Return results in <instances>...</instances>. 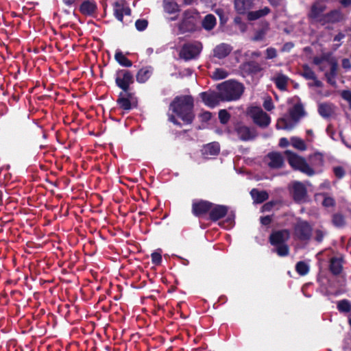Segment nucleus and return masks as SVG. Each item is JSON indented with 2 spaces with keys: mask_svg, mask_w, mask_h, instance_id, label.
<instances>
[{
  "mask_svg": "<svg viewBox=\"0 0 351 351\" xmlns=\"http://www.w3.org/2000/svg\"><path fill=\"white\" fill-rule=\"evenodd\" d=\"M287 160H288L290 166L295 170H298L308 176L315 174L314 170L308 165L305 159L296 154L287 150Z\"/></svg>",
  "mask_w": 351,
  "mask_h": 351,
  "instance_id": "obj_3",
  "label": "nucleus"
},
{
  "mask_svg": "<svg viewBox=\"0 0 351 351\" xmlns=\"http://www.w3.org/2000/svg\"><path fill=\"white\" fill-rule=\"evenodd\" d=\"M279 146L280 147H285V137H282L280 139Z\"/></svg>",
  "mask_w": 351,
  "mask_h": 351,
  "instance_id": "obj_61",
  "label": "nucleus"
},
{
  "mask_svg": "<svg viewBox=\"0 0 351 351\" xmlns=\"http://www.w3.org/2000/svg\"><path fill=\"white\" fill-rule=\"evenodd\" d=\"M332 223L337 228L343 227L346 224L344 217L341 214L334 215L332 217Z\"/></svg>",
  "mask_w": 351,
  "mask_h": 351,
  "instance_id": "obj_38",
  "label": "nucleus"
},
{
  "mask_svg": "<svg viewBox=\"0 0 351 351\" xmlns=\"http://www.w3.org/2000/svg\"><path fill=\"white\" fill-rule=\"evenodd\" d=\"M276 128L278 129H285V117H282L278 119L276 123Z\"/></svg>",
  "mask_w": 351,
  "mask_h": 351,
  "instance_id": "obj_55",
  "label": "nucleus"
},
{
  "mask_svg": "<svg viewBox=\"0 0 351 351\" xmlns=\"http://www.w3.org/2000/svg\"><path fill=\"white\" fill-rule=\"evenodd\" d=\"M178 28L180 34L193 33L197 30V17L192 10H186L183 12Z\"/></svg>",
  "mask_w": 351,
  "mask_h": 351,
  "instance_id": "obj_4",
  "label": "nucleus"
},
{
  "mask_svg": "<svg viewBox=\"0 0 351 351\" xmlns=\"http://www.w3.org/2000/svg\"><path fill=\"white\" fill-rule=\"evenodd\" d=\"M289 143L295 149L300 151H304L306 149V145L304 141L298 137L293 136L290 138Z\"/></svg>",
  "mask_w": 351,
  "mask_h": 351,
  "instance_id": "obj_34",
  "label": "nucleus"
},
{
  "mask_svg": "<svg viewBox=\"0 0 351 351\" xmlns=\"http://www.w3.org/2000/svg\"><path fill=\"white\" fill-rule=\"evenodd\" d=\"M169 108L184 123L191 124L195 119L194 99L191 95L176 96L171 102Z\"/></svg>",
  "mask_w": 351,
  "mask_h": 351,
  "instance_id": "obj_1",
  "label": "nucleus"
},
{
  "mask_svg": "<svg viewBox=\"0 0 351 351\" xmlns=\"http://www.w3.org/2000/svg\"><path fill=\"white\" fill-rule=\"evenodd\" d=\"M252 0H234L236 12L239 14H245L252 6Z\"/></svg>",
  "mask_w": 351,
  "mask_h": 351,
  "instance_id": "obj_26",
  "label": "nucleus"
},
{
  "mask_svg": "<svg viewBox=\"0 0 351 351\" xmlns=\"http://www.w3.org/2000/svg\"><path fill=\"white\" fill-rule=\"evenodd\" d=\"M270 9L268 7H264L262 9L255 11H250L247 12V19L249 21H255L262 17L267 16L270 12Z\"/></svg>",
  "mask_w": 351,
  "mask_h": 351,
  "instance_id": "obj_30",
  "label": "nucleus"
},
{
  "mask_svg": "<svg viewBox=\"0 0 351 351\" xmlns=\"http://www.w3.org/2000/svg\"><path fill=\"white\" fill-rule=\"evenodd\" d=\"M152 71L151 66L143 67L136 73V81L139 83H145L151 77Z\"/></svg>",
  "mask_w": 351,
  "mask_h": 351,
  "instance_id": "obj_29",
  "label": "nucleus"
},
{
  "mask_svg": "<svg viewBox=\"0 0 351 351\" xmlns=\"http://www.w3.org/2000/svg\"><path fill=\"white\" fill-rule=\"evenodd\" d=\"M315 238L318 242H321L324 237L325 233L322 230H317L315 232Z\"/></svg>",
  "mask_w": 351,
  "mask_h": 351,
  "instance_id": "obj_56",
  "label": "nucleus"
},
{
  "mask_svg": "<svg viewBox=\"0 0 351 351\" xmlns=\"http://www.w3.org/2000/svg\"><path fill=\"white\" fill-rule=\"evenodd\" d=\"M263 106V108L266 110H267V111L271 110L274 108V105H273V101H272L271 98L269 97H267V98H265Z\"/></svg>",
  "mask_w": 351,
  "mask_h": 351,
  "instance_id": "obj_48",
  "label": "nucleus"
},
{
  "mask_svg": "<svg viewBox=\"0 0 351 351\" xmlns=\"http://www.w3.org/2000/svg\"><path fill=\"white\" fill-rule=\"evenodd\" d=\"M213 207V203L204 199H195L193 201L191 211L197 217H204L209 214L210 210Z\"/></svg>",
  "mask_w": 351,
  "mask_h": 351,
  "instance_id": "obj_9",
  "label": "nucleus"
},
{
  "mask_svg": "<svg viewBox=\"0 0 351 351\" xmlns=\"http://www.w3.org/2000/svg\"><path fill=\"white\" fill-rule=\"evenodd\" d=\"M216 18L213 14H209L204 18L202 25L206 30H211L216 25Z\"/></svg>",
  "mask_w": 351,
  "mask_h": 351,
  "instance_id": "obj_33",
  "label": "nucleus"
},
{
  "mask_svg": "<svg viewBox=\"0 0 351 351\" xmlns=\"http://www.w3.org/2000/svg\"><path fill=\"white\" fill-rule=\"evenodd\" d=\"M200 117H201L202 121L207 122L209 120H210V119L212 117V114H211V112H210L208 111H206L200 114Z\"/></svg>",
  "mask_w": 351,
  "mask_h": 351,
  "instance_id": "obj_53",
  "label": "nucleus"
},
{
  "mask_svg": "<svg viewBox=\"0 0 351 351\" xmlns=\"http://www.w3.org/2000/svg\"><path fill=\"white\" fill-rule=\"evenodd\" d=\"M217 88L221 92L222 101H235L239 99L244 91L241 83L236 81H226L218 85Z\"/></svg>",
  "mask_w": 351,
  "mask_h": 351,
  "instance_id": "obj_2",
  "label": "nucleus"
},
{
  "mask_svg": "<svg viewBox=\"0 0 351 351\" xmlns=\"http://www.w3.org/2000/svg\"><path fill=\"white\" fill-rule=\"evenodd\" d=\"M227 76V71L223 69H216L213 74V78L217 80L225 79Z\"/></svg>",
  "mask_w": 351,
  "mask_h": 351,
  "instance_id": "obj_40",
  "label": "nucleus"
},
{
  "mask_svg": "<svg viewBox=\"0 0 351 351\" xmlns=\"http://www.w3.org/2000/svg\"><path fill=\"white\" fill-rule=\"evenodd\" d=\"M315 200L317 203L320 202L322 205L326 208L332 207L335 205L334 199L327 195L326 193L315 194Z\"/></svg>",
  "mask_w": 351,
  "mask_h": 351,
  "instance_id": "obj_28",
  "label": "nucleus"
},
{
  "mask_svg": "<svg viewBox=\"0 0 351 351\" xmlns=\"http://www.w3.org/2000/svg\"><path fill=\"white\" fill-rule=\"evenodd\" d=\"M295 236L302 240L308 239L311 235V228L306 221H300L295 228Z\"/></svg>",
  "mask_w": 351,
  "mask_h": 351,
  "instance_id": "obj_17",
  "label": "nucleus"
},
{
  "mask_svg": "<svg viewBox=\"0 0 351 351\" xmlns=\"http://www.w3.org/2000/svg\"><path fill=\"white\" fill-rule=\"evenodd\" d=\"M341 260L337 258H333L330 261V270L335 274H338L341 271Z\"/></svg>",
  "mask_w": 351,
  "mask_h": 351,
  "instance_id": "obj_36",
  "label": "nucleus"
},
{
  "mask_svg": "<svg viewBox=\"0 0 351 351\" xmlns=\"http://www.w3.org/2000/svg\"><path fill=\"white\" fill-rule=\"evenodd\" d=\"M326 76L329 83L334 84V81H333L334 77H332L331 75L326 73Z\"/></svg>",
  "mask_w": 351,
  "mask_h": 351,
  "instance_id": "obj_63",
  "label": "nucleus"
},
{
  "mask_svg": "<svg viewBox=\"0 0 351 351\" xmlns=\"http://www.w3.org/2000/svg\"><path fill=\"white\" fill-rule=\"evenodd\" d=\"M295 269L297 272L301 275H306L309 271V266L307 263L300 261L296 264Z\"/></svg>",
  "mask_w": 351,
  "mask_h": 351,
  "instance_id": "obj_37",
  "label": "nucleus"
},
{
  "mask_svg": "<svg viewBox=\"0 0 351 351\" xmlns=\"http://www.w3.org/2000/svg\"><path fill=\"white\" fill-rule=\"evenodd\" d=\"M330 75H332V77H335V76L337 74V64L335 61L331 60L330 62Z\"/></svg>",
  "mask_w": 351,
  "mask_h": 351,
  "instance_id": "obj_49",
  "label": "nucleus"
},
{
  "mask_svg": "<svg viewBox=\"0 0 351 351\" xmlns=\"http://www.w3.org/2000/svg\"><path fill=\"white\" fill-rule=\"evenodd\" d=\"M114 59L122 66L130 67L132 66V62L129 60L120 50L116 51Z\"/></svg>",
  "mask_w": 351,
  "mask_h": 351,
  "instance_id": "obj_31",
  "label": "nucleus"
},
{
  "mask_svg": "<svg viewBox=\"0 0 351 351\" xmlns=\"http://www.w3.org/2000/svg\"><path fill=\"white\" fill-rule=\"evenodd\" d=\"M229 208L227 206L213 204V207L210 210L208 219L211 221H217L228 214Z\"/></svg>",
  "mask_w": 351,
  "mask_h": 351,
  "instance_id": "obj_15",
  "label": "nucleus"
},
{
  "mask_svg": "<svg viewBox=\"0 0 351 351\" xmlns=\"http://www.w3.org/2000/svg\"><path fill=\"white\" fill-rule=\"evenodd\" d=\"M97 10V3L94 1L85 0L80 5L79 10L84 16H92Z\"/></svg>",
  "mask_w": 351,
  "mask_h": 351,
  "instance_id": "obj_21",
  "label": "nucleus"
},
{
  "mask_svg": "<svg viewBox=\"0 0 351 351\" xmlns=\"http://www.w3.org/2000/svg\"><path fill=\"white\" fill-rule=\"evenodd\" d=\"M234 23L237 25L241 32H245L247 29V25L242 20L241 16H236L234 19Z\"/></svg>",
  "mask_w": 351,
  "mask_h": 351,
  "instance_id": "obj_42",
  "label": "nucleus"
},
{
  "mask_svg": "<svg viewBox=\"0 0 351 351\" xmlns=\"http://www.w3.org/2000/svg\"><path fill=\"white\" fill-rule=\"evenodd\" d=\"M302 75L308 80H315V75L314 72L307 66L304 67Z\"/></svg>",
  "mask_w": 351,
  "mask_h": 351,
  "instance_id": "obj_45",
  "label": "nucleus"
},
{
  "mask_svg": "<svg viewBox=\"0 0 351 351\" xmlns=\"http://www.w3.org/2000/svg\"><path fill=\"white\" fill-rule=\"evenodd\" d=\"M243 69L249 74H256L262 70L261 64L256 61H249L245 63Z\"/></svg>",
  "mask_w": 351,
  "mask_h": 351,
  "instance_id": "obj_32",
  "label": "nucleus"
},
{
  "mask_svg": "<svg viewBox=\"0 0 351 351\" xmlns=\"http://www.w3.org/2000/svg\"><path fill=\"white\" fill-rule=\"evenodd\" d=\"M337 308L341 313H348L351 311V303L348 300L337 302Z\"/></svg>",
  "mask_w": 351,
  "mask_h": 351,
  "instance_id": "obj_35",
  "label": "nucleus"
},
{
  "mask_svg": "<svg viewBox=\"0 0 351 351\" xmlns=\"http://www.w3.org/2000/svg\"><path fill=\"white\" fill-rule=\"evenodd\" d=\"M232 47L226 43H221L215 47L213 50V55L215 57L222 59L228 56L232 51Z\"/></svg>",
  "mask_w": 351,
  "mask_h": 351,
  "instance_id": "obj_24",
  "label": "nucleus"
},
{
  "mask_svg": "<svg viewBox=\"0 0 351 351\" xmlns=\"http://www.w3.org/2000/svg\"><path fill=\"white\" fill-rule=\"evenodd\" d=\"M169 121L171 123H173V124L176 123V122L178 121V120L176 119V118L175 117L174 115L171 114L169 117Z\"/></svg>",
  "mask_w": 351,
  "mask_h": 351,
  "instance_id": "obj_62",
  "label": "nucleus"
},
{
  "mask_svg": "<svg viewBox=\"0 0 351 351\" xmlns=\"http://www.w3.org/2000/svg\"><path fill=\"white\" fill-rule=\"evenodd\" d=\"M200 97L204 104L211 108L217 106L222 101L220 91L219 93L202 92L200 93Z\"/></svg>",
  "mask_w": 351,
  "mask_h": 351,
  "instance_id": "obj_13",
  "label": "nucleus"
},
{
  "mask_svg": "<svg viewBox=\"0 0 351 351\" xmlns=\"http://www.w3.org/2000/svg\"><path fill=\"white\" fill-rule=\"evenodd\" d=\"M220 152V145L217 142H213L204 145L202 154L205 158L218 155Z\"/></svg>",
  "mask_w": 351,
  "mask_h": 351,
  "instance_id": "obj_22",
  "label": "nucleus"
},
{
  "mask_svg": "<svg viewBox=\"0 0 351 351\" xmlns=\"http://www.w3.org/2000/svg\"><path fill=\"white\" fill-rule=\"evenodd\" d=\"M265 160L271 169H279L282 167L284 163V158L282 154L277 152L268 153Z\"/></svg>",
  "mask_w": 351,
  "mask_h": 351,
  "instance_id": "obj_16",
  "label": "nucleus"
},
{
  "mask_svg": "<svg viewBox=\"0 0 351 351\" xmlns=\"http://www.w3.org/2000/svg\"><path fill=\"white\" fill-rule=\"evenodd\" d=\"M271 5L277 6L279 5L281 0H268Z\"/></svg>",
  "mask_w": 351,
  "mask_h": 351,
  "instance_id": "obj_60",
  "label": "nucleus"
},
{
  "mask_svg": "<svg viewBox=\"0 0 351 351\" xmlns=\"http://www.w3.org/2000/svg\"><path fill=\"white\" fill-rule=\"evenodd\" d=\"M163 10L168 14H178L180 11V5L174 0H163L162 3Z\"/></svg>",
  "mask_w": 351,
  "mask_h": 351,
  "instance_id": "obj_23",
  "label": "nucleus"
},
{
  "mask_svg": "<svg viewBox=\"0 0 351 351\" xmlns=\"http://www.w3.org/2000/svg\"><path fill=\"white\" fill-rule=\"evenodd\" d=\"M342 66L345 69H350L351 68V63L348 59H343L342 60Z\"/></svg>",
  "mask_w": 351,
  "mask_h": 351,
  "instance_id": "obj_57",
  "label": "nucleus"
},
{
  "mask_svg": "<svg viewBox=\"0 0 351 351\" xmlns=\"http://www.w3.org/2000/svg\"><path fill=\"white\" fill-rule=\"evenodd\" d=\"M265 31L263 29H258L255 32L252 40L253 41L263 40L265 38Z\"/></svg>",
  "mask_w": 351,
  "mask_h": 351,
  "instance_id": "obj_46",
  "label": "nucleus"
},
{
  "mask_svg": "<svg viewBox=\"0 0 351 351\" xmlns=\"http://www.w3.org/2000/svg\"><path fill=\"white\" fill-rule=\"evenodd\" d=\"M113 13L115 18L123 23V15L130 16L131 10L125 7L123 3L116 1L113 4Z\"/></svg>",
  "mask_w": 351,
  "mask_h": 351,
  "instance_id": "obj_20",
  "label": "nucleus"
},
{
  "mask_svg": "<svg viewBox=\"0 0 351 351\" xmlns=\"http://www.w3.org/2000/svg\"><path fill=\"white\" fill-rule=\"evenodd\" d=\"M344 37V35L341 33H339V34H337L335 38V40H340L341 39H342Z\"/></svg>",
  "mask_w": 351,
  "mask_h": 351,
  "instance_id": "obj_64",
  "label": "nucleus"
},
{
  "mask_svg": "<svg viewBox=\"0 0 351 351\" xmlns=\"http://www.w3.org/2000/svg\"><path fill=\"white\" fill-rule=\"evenodd\" d=\"M341 95L343 99L346 100L349 103L350 108H351V91L343 90Z\"/></svg>",
  "mask_w": 351,
  "mask_h": 351,
  "instance_id": "obj_50",
  "label": "nucleus"
},
{
  "mask_svg": "<svg viewBox=\"0 0 351 351\" xmlns=\"http://www.w3.org/2000/svg\"><path fill=\"white\" fill-rule=\"evenodd\" d=\"M148 25V21L146 19H138L135 22V27L138 31H144Z\"/></svg>",
  "mask_w": 351,
  "mask_h": 351,
  "instance_id": "obj_43",
  "label": "nucleus"
},
{
  "mask_svg": "<svg viewBox=\"0 0 351 351\" xmlns=\"http://www.w3.org/2000/svg\"><path fill=\"white\" fill-rule=\"evenodd\" d=\"M306 115L302 105L300 103H297L292 109L290 110V120L287 121V130L293 129L299 122L301 118Z\"/></svg>",
  "mask_w": 351,
  "mask_h": 351,
  "instance_id": "obj_12",
  "label": "nucleus"
},
{
  "mask_svg": "<svg viewBox=\"0 0 351 351\" xmlns=\"http://www.w3.org/2000/svg\"><path fill=\"white\" fill-rule=\"evenodd\" d=\"M250 114L253 122L260 128H265L270 124V117L261 108H252Z\"/></svg>",
  "mask_w": 351,
  "mask_h": 351,
  "instance_id": "obj_10",
  "label": "nucleus"
},
{
  "mask_svg": "<svg viewBox=\"0 0 351 351\" xmlns=\"http://www.w3.org/2000/svg\"><path fill=\"white\" fill-rule=\"evenodd\" d=\"M250 195L254 204H262L269 198V195L265 191H259L257 189H252Z\"/></svg>",
  "mask_w": 351,
  "mask_h": 351,
  "instance_id": "obj_27",
  "label": "nucleus"
},
{
  "mask_svg": "<svg viewBox=\"0 0 351 351\" xmlns=\"http://www.w3.org/2000/svg\"><path fill=\"white\" fill-rule=\"evenodd\" d=\"M134 82L133 73L127 69H119L116 72L115 84L122 91H130V86Z\"/></svg>",
  "mask_w": 351,
  "mask_h": 351,
  "instance_id": "obj_7",
  "label": "nucleus"
},
{
  "mask_svg": "<svg viewBox=\"0 0 351 351\" xmlns=\"http://www.w3.org/2000/svg\"><path fill=\"white\" fill-rule=\"evenodd\" d=\"M62 1L67 6H71L75 3V0H62Z\"/></svg>",
  "mask_w": 351,
  "mask_h": 351,
  "instance_id": "obj_59",
  "label": "nucleus"
},
{
  "mask_svg": "<svg viewBox=\"0 0 351 351\" xmlns=\"http://www.w3.org/2000/svg\"><path fill=\"white\" fill-rule=\"evenodd\" d=\"M276 56V50L274 48H267L266 50V58L272 59Z\"/></svg>",
  "mask_w": 351,
  "mask_h": 351,
  "instance_id": "obj_51",
  "label": "nucleus"
},
{
  "mask_svg": "<svg viewBox=\"0 0 351 351\" xmlns=\"http://www.w3.org/2000/svg\"><path fill=\"white\" fill-rule=\"evenodd\" d=\"M326 6L320 3H314L308 14L309 18L313 22L319 23L322 25L325 15L324 12L326 10Z\"/></svg>",
  "mask_w": 351,
  "mask_h": 351,
  "instance_id": "obj_14",
  "label": "nucleus"
},
{
  "mask_svg": "<svg viewBox=\"0 0 351 351\" xmlns=\"http://www.w3.org/2000/svg\"><path fill=\"white\" fill-rule=\"evenodd\" d=\"M341 4L344 7H348L351 5V0H341Z\"/></svg>",
  "mask_w": 351,
  "mask_h": 351,
  "instance_id": "obj_58",
  "label": "nucleus"
},
{
  "mask_svg": "<svg viewBox=\"0 0 351 351\" xmlns=\"http://www.w3.org/2000/svg\"><path fill=\"white\" fill-rule=\"evenodd\" d=\"M334 173L335 176L339 178L344 176L345 171L341 167H336L334 168Z\"/></svg>",
  "mask_w": 351,
  "mask_h": 351,
  "instance_id": "obj_54",
  "label": "nucleus"
},
{
  "mask_svg": "<svg viewBox=\"0 0 351 351\" xmlns=\"http://www.w3.org/2000/svg\"><path fill=\"white\" fill-rule=\"evenodd\" d=\"M152 262L155 265H160L162 263V255L161 252L155 251L151 254Z\"/></svg>",
  "mask_w": 351,
  "mask_h": 351,
  "instance_id": "obj_41",
  "label": "nucleus"
},
{
  "mask_svg": "<svg viewBox=\"0 0 351 351\" xmlns=\"http://www.w3.org/2000/svg\"><path fill=\"white\" fill-rule=\"evenodd\" d=\"M260 221L263 226H269L272 221V217L270 215L261 217Z\"/></svg>",
  "mask_w": 351,
  "mask_h": 351,
  "instance_id": "obj_52",
  "label": "nucleus"
},
{
  "mask_svg": "<svg viewBox=\"0 0 351 351\" xmlns=\"http://www.w3.org/2000/svg\"><path fill=\"white\" fill-rule=\"evenodd\" d=\"M269 242L274 247L273 252L285 256V229L273 230L269 237Z\"/></svg>",
  "mask_w": 351,
  "mask_h": 351,
  "instance_id": "obj_5",
  "label": "nucleus"
},
{
  "mask_svg": "<svg viewBox=\"0 0 351 351\" xmlns=\"http://www.w3.org/2000/svg\"><path fill=\"white\" fill-rule=\"evenodd\" d=\"M275 82L279 89L285 90V75L282 74L279 75L276 78Z\"/></svg>",
  "mask_w": 351,
  "mask_h": 351,
  "instance_id": "obj_44",
  "label": "nucleus"
},
{
  "mask_svg": "<svg viewBox=\"0 0 351 351\" xmlns=\"http://www.w3.org/2000/svg\"><path fill=\"white\" fill-rule=\"evenodd\" d=\"M336 107L331 103H320L318 106V112L324 118H328L335 112Z\"/></svg>",
  "mask_w": 351,
  "mask_h": 351,
  "instance_id": "obj_25",
  "label": "nucleus"
},
{
  "mask_svg": "<svg viewBox=\"0 0 351 351\" xmlns=\"http://www.w3.org/2000/svg\"><path fill=\"white\" fill-rule=\"evenodd\" d=\"M202 49V45L200 42L195 41L183 45L180 52V56L185 60H190L196 58Z\"/></svg>",
  "mask_w": 351,
  "mask_h": 351,
  "instance_id": "obj_8",
  "label": "nucleus"
},
{
  "mask_svg": "<svg viewBox=\"0 0 351 351\" xmlns=\"http://www.w3.org/2000/svg\"><path fill=\"white\" fill-rule=\"evenodd\" d=\"M292 192L296 202H304L306 201V189L302 183L295 182L293 184Z\"/></svg>",
  "mask_w": 351,
  "mask_h": 351,
  "instance_id": "obj_18",
  "label": "nucleus"
},
{
  "mask_svg": "<svg viewBox=\"0 0 351 351\" xmlns=\"http://www.w3.org/2000/svg\"><path fill=\"white\" fill-rule=\"evenodd\" d=\"M117 104L121 109L129 112L131 109L137 107L138 101L135 93L132 90L121 91L118 95Z\"/></svg>",
  "mask_w": 351,
  "mask_h": 351,
  "instance_id": "obj_6",
  "label": "nucleus"
},
{
  "mask_svg": "<svg viewBox=\"0 0 351 351\" xmlns=\"http://www.w3.org/2000/svg\"><path fill=\"white\" fill-rule=\"evenodd\" d=\"M277 204H278V201H270L267 203H265L261 208L262 212H269L271 210V209L276 206Z\"/></svg>",
  "mask_w": 351,
  "mask_h": 351,
  "instance_id": "obj_47",
  "label": "nucleus"
},
{
  "mask_svg": "<svg viewBox=\"0 0 351 351\" xmlns=\"http://www.w3.org/2000/svg\"><path fill=\"white\" fill-rule=\"evenodd\" d=\"M230 119V113L225 109L220 110L219 112V119L221 124H226Z\"/></svg>",
  "mask_w": 351,
  "mask_h": 351,
  "instance_id": "obj_39",
  "label": "nucleus"
},
{
  "mask_svg": "<svg viewBox=\"0 0 351 351\" xmlns=\"http://www.w3.org/2000/svg\"><path fill=\"white\" fill-rule=\"evenodd\" d=\"M345 19L344 14L340 10H333L324 15L323 25L328 23H337Z\"/></svg>",
  "mask_w": 351,
  "mask_h": 351,
  "instance_id": "obj_19",
  "label": "nucleus"
},
{
  "mask_svg": "<svg viewBox=\"0 0 351 351\" xmlns=\"http://www.w3.org/2000/svg\"><path fill=\"white\" fill-rule=\"evenodd\" d=\"M234 131L238 138L242 141H249L254 139L257 136L254 128H250L242 123H236L234 125Z\"/></svg>",
  "mask_w": 351,
  "mask_h": 351,
  "instance_id": "obj_11",
  "label": "nucleus"
}]
</instances>
